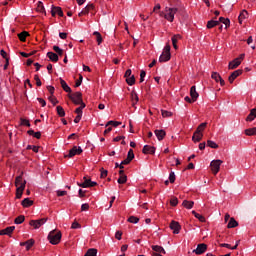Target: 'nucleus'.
<instances>
[{"label":"nucleus","mask_w":256,"mask_h":256,"mask_svg":"<svg viewBox=\"0 0 256 256\" xmlns=\"http://www.w3.org/2000/svg\"><path fill=\"white\" fill-rule=\"evenodd\" d=\"M86 256H97V249L95 248H90L85 254Z\"/></svg>","instance_id":"nucleus-45"},{"label":"nucleus","mask_w":256,"mask_h":256,"mask_svg":"<svg viewBox=\"0 0 256 256\" xmlns=\"http://www.w3.org/2000/svg\"><path fill=\"white\" fill-rule=\"evenodd\" d=\"M170 229L173 231L174 235H179V233H181V224L175 220H172L170 223Z\"/></svg>","instance_id":"nucleus-9"},{"label":"nucleus","mask_w":256,"mask_h":256,"mask_svg":"<svg viewBox=\"0 0 256 256\" xmlns=\"http://www.w3.org/2000/svg\"><path fill=\"white\" fill-rule=\"evenodd\" d=\"M61 231H55L52 230L49 234H48V241L49 243H51V245H59V243H61Z\"/></svg>","instance_id":"nucleus-1"},{"label":"nucleus","mask_w":256,"mask_h":256,"mask_svg":"<svg viewBox=\"0 0 256 256\" xmlns=\"http://www.w3.org/2000/svg\"><path fill=\"white\" fill-rule=\"evenodd\" d=\"M177 11H179L177 8L166 7L164 19H166V21H169L170 23H173V21H175V14H177Z\"/></svg>","instance_id":"nucleus-3"},{"label":"nucleus","mask_w":256,"mask_h":256,"mask_svg":"<svg viewBox=\"0 0 256 256\" xmlns=\"http://www.w3.org/2000/svg\"><path fill=\"white\" fill-rule=\"evenodd\" d=\"M123 236V233L120 232V231H117L115 233V238L118 240V241H121V237Z\"/></svg>","instance_id":"nucleus-63"},{"label":"nucleus","mask_w":256,"mask_h":256,"mask_svg":"<svg viewBox=\"0 0 256 256\" xmlns=\"http://www.w3.org/2000/svg\"><path fill=\"white\" fill-rule=\"evenodd\" d=\"M37 101L40 103L41 107H45V105H47V102L43 98H37Z\"/></svg>","instance_id":"nucleus-62"},{"label":"nucleus","mask_w":256,"mask_h":256,"mask_svg":"<svg viewBox=\"0 0 256 256\" xmlns=\"http://www.w3.org/2000/svg\"><path fill=\"white\" fill-rule=\"evenodd\" d=\"M192 215H194V217H196V219H198L201 223H205V218L203 215L197 213L195 210L192 211Z\"/></svg>","instance_id":"nucleus-33"},{"label":"nucleus","mask_w":256,"mask_h":256,"mask_svg":"<svg viewBox=\"0 0 256 256\" xmlns=\"http://www.w3.org/2000/svg\"><path fill=\"white\" fill-rule=\"evenodd\" d=\"M119 125H121V122L110 120V121H108V122L106 123L105 127H109V126H112V127H119Z\"/></svg>","instance_id":"nucleus-37"},{"label":"nucleus","mask_w":256,"mask_h":256,"mask_svg":"<svg viewBox=\"0 0 256 256\" xmlns=\"http://www.w3.org/2000/svg\"><path fill=\"white\" fill-rule=\"evenodd\" d=\"M47 57L52 61L53 63H57L59 61V55L55 52H48Z\"/></svg>","instance_id":"nucleus-23"},{"label":"nucleus","mask_w":256,"mask_h":256,"mask_svg":"<svg viewBox=\"0 0 256 256\" xmlns=\"http://www.w3.org/2000/svg\"><path fill=\"white\" fill-rule=\"evenodd\" d=\"M170 205L172 207H177V205H179V199H177V197H172L170 199Z\"/></svg>","instance_id":"nucleus-48"},{"label":"nucleus","mask_w":256,"mask_h":256,"mask_svg":"<svg viewBox=\"0 0 256 256\" xmlns=\"http://www.w3.org/2000/svg\"><path fill=\"white\" fill-rule=\"evenodd\" d=\"M22 206L24 207H31V205H33V200L29 199V198H25L22 203Z\"/></svg>","instance_id":"nucleus-35"},{"label":"nucleus","mask_w":256,"mask_h":256,"mask_svg":"<svg viewBox=\"0 0 256 256\" xmlns=\"http://www.w3.org/2000/svg\"><path fill=\"white\" fill-rule=\"evenodd\" d=\"M13 231H15V226H10L3 230H0V235H11Z\"/></svg>","instance_id":"nucleus-25"},{"label":"nucleus","mask_w":256,"mask_h":256,"mask_svg":"<svg viewBox=\"0 0 256 256\" xmlns=\"http://www.w3.org/2000/svg\"><path fill=\"white\" fill-rule=\"evenodd\" d=\"M127 159L132 161V159H135V153H133V149H130L127 154Z\"/></svg>","instance_id":"nucleus-52"},{"label":"nucleus","mask_w":256,"mask_h":256,"mask_svg":"<svg viewBox=\"0 0 256 256\" xmlns=\"http://www.w3.org/2000/svg\"><path fill=\"white\" fill-rule=\"evenodd\" d=\"M93 35H95L98 45H101V43H103V37L101 36V33L95 31Z\"/></svg>","instance_id":"nucleus-38"},{"label":"nucleus","mask_w":256,"mask_h":256,"mask_svg":"<svg viewBox=\"0 0 256 256\" xmlns=\"http://www.w3.org/2000/svg\"><path fill=\"white\" fill-rule=\"evenodd\" d=\"M171 60V45L166 44V46L163 49L162 54L159 57L160 63H167V61Z\"/></svg>","instance_id":"nucleus-2"},{"label":"nucleus","mask_w":256,"mask_h":256,"mask_svg":"<svg viewBox=\"0 0 256 256\" xmlns=\"http://www.w3.org/2000/svg\"><path fill=\"white\" fill-rule=\"evenodd\" d=\"M256 116L253 115V112L250 111V114L247 116L246 121H254Z\"/></svg>","instance_id":"nucleus-60"},{"label":"nucleus","mask_w":256,"mask_h":256,"mask_svg":"<svg viewBox=\"0 0 256 256\" xmlns=\"http://www.w3.org/2000/svg\"><path fill=\"white\" fill-rule=\"evenodd\" d=\"M60 84H61L62 89L66 93H71V87H69V85H67V82H65V80H63V78H60Z\"/></svg>","instance_id":"nucleus-26"},{"label":"nucleus","mask_w":256,"mask_h":256,"mask_svg":"<svg viewBox=\"0 0 256 256\" xmlns=\"http://www.w3.org/2000/svg\"><path fill=\"white\" fill-rule=\"evenodd\" d=\"M162 117H173V112L167 110H161Z\"/></svg>","instance_id":"nucleus-50"},{"label":"nucleus","mask_w":256,"mask_h":256,"mask_svg":"<svg viewBox=\"0 0 256 256\" xmlns=\"http://www.w3.org/2000/svg\"><path fill=\"white\" fill-rule=\"evenodd\" d=\"M203 139V133L195 131L193 136H192V141L194 143H199Z\"/></svg>","instance_id":"nucleus-22"},{"label":"nucleus","mask_w":256,"mask_h":256,"mask_svg":"<svg viewBox=\"0 0 256 256\" xmlns=\"http://www.w3.org/2000/svg\"><path fill=\"white\" fill-rule=\"evenodd\" d=\"M169 181L170 183H175V172H170Z\"/></svg>","instance_id":"nucleus-58"},{"label":"nucleus","mask_w":256,"mask_h":256,"mask_svg":"<svg viewBox=\"0 0 256 256\" xmlns=\"http://www.w3.org/2000/svg\"><path fill=\"white\" fill-rule=\"evenodd\" d=\"M245 135H247L248 137L256 135V127L246 129Z\"/></svg>","instance_id":"nucleus-34"},{"label":"nucleus","mask_w":256,"mask_h":256,"mask_svg":"<svg viewBox=\"0 0 256 256\" xmlns=\"http://www.w3.org/2000/svg\"><path fill=\"white\" fill-rule=\"evenodd\" d=\"M53 51H55V53H57V55H59L60 57H62V55H63V49H61L59 46H53Z\"/></svg>","instance_id":"nucleus-49"},{"label":"nucleus","mask_w":256,"mask_h":256,"mask_svg":"<svg viewBox=\"0 0 256 256\" xmlns=\"http://www.w3.org/2000/svg\"><path fill=\"white\" fill-rule=\"evenodd\" d=\"M207 146L210 147L211 149H219V145L215 143V141L213 140H208Z\"/></svg>","instance_id":"nucleus-39"},{"label":"nucleus","mask_w":256,"mask_h":256,"mask_svg":"<svg viewBox=\"0 0 256 256\" xmlns=\"http://www.w3.org/2000/svg\"><path fill=\"white\" fill-rule=\"evenodd\" d=\"M81 83H83V76L80 75L79 79L75 83V87H81Z\"/></svg>","instance_id":"nucleus-57"},{"label":"nucleus","mask_w":256,"mask_h":256,"mask_svg":"<svg viewBox=\"0 0 256 256\" xmlns=\"http://www.w3.org/2000/svg\"><path fill=\"white\" fill-rule=\"evenodd\" d=\"M126 83L130 86L135 85V75L128 76L126 78Z\"/></svg>","instance_id":"nucleus-41"},{"label":"nucleus","mask_w":256,"mask_h":256,"mask_svg":"<svg viewBox=\"0 0 256 256\" xmlns=\"http://www.w3.org/2000/svg\"><path fill=\"white\" fill-rule=\"evenodd\" d=\"M190 97L193 99V101H197L199 98V93H197V88L195 86L190 88Z\"/></svg>","instance_id":"nucleus-20"},{"label":"nucleus","mask_w":256,"mask_h":256,"mask_svg":"<svg viewBox=\"0 0 256 256\" xmlns=\"http://www.w3.org/2000/svg\"><path fill=\"white\" fill-rule=\"evenodd\" d=\"M34 81H36L37 87H41L42 82H41V79L39 78V74L34 75Z\"/></svg>","instance_id":"nucleus-53"},{"label":"nucleus","mask_w":256,"mask_h":256,"mask_svg":"<svg viewBox=\"0 0 256 256\" xmlns=\"http://www.w3.org/2000/svg\"><path fill=\"white\" fill-rule=\"evenodd\" d=\"M24 221H25V216L20 215L17 218H15L14 223L16 225H21V223H23Z\"/></svg>","instance_id":"nucleus-44"},{"label":"nucleus","mask_w":256,"mask_h":256,"mask_svg":"<svg viewBox=\"0 0 256 256\" xmlns=\"http://www.w3.org/2000/svg\"><path fill=\"white\" fill-rule=\"evenodd\" d=\"M207 251V244L201 243L197 245V248L193 250L196 255H203Z\"/></svg>","instance_id":"nucleus-10"},{"label":"nucleus","mask_w":256,"mask_h":256,"mask_svg":"<svg viewBox=\"0 0 256 256\" xmlns=\"http://www.w3.org/2000/svg\"><path fill=\"white\" fill-rule=\"evenodd\" d=\"M56 111H57V115H59V117H65V109H63L62 106H57Z\"/></svg>","instance_id":"nucleus-40"},{"label":"nucleus","mask_w":256,"mask_h":256,"mask_svg":"<svg viewBox=\"0 0 256 256\" xmlns=\"http://www.w3.org/2000/svg\"><path fill=\"white\" fill-rule=\"evenodd\" d=\"M20 125H23L24 127H31V123L25 118L20 119Z\"/></svg>","instance_id":"nucleus-47"},{"label":"nucleus","mask_w":256,"mask_h":256,"mask_svg":"<svg viewBox=\"0 0 256 256\" xmlns=\"http://www.w3.org/2000/svg\"><path fill=\"white\" fill-rule=\"evenodd\" d=\"M235 227H239V222H237V220H235V218H230L227 228L228 229H235Z\"/></svg>","instance_id":"nucleus-24"},{"label":"nucleus","mask_w":256,"mask_h":256,"mask_svg":"<svg viewBox=\"0 0 256 256\" xmlns=\"http://www.w3.org/2000/svg\"><path fill=\"white\" fill-rule=\"evenodd\" d=\"M221 165H223V161L222 160H213L210 163V167H211L212 173L214 175H217V173H219V171L221 169Z\"/></svg>","instance_id":"nucleus-6"},{"label":"nucleus","mask_w":256,"mask_h":256,"mask_svg":"<svg viewBox=\"0 0 256 256\" xmlns=\"http://www.w3.org/2000/svg\"><path fill=\"white\" fill-rule=\"evenodd\" d=\"M69 99L73 102L74 105H83V94L81 92H75L68 95Z\"/></svg>","instance_id":"nucleus-4"},{"label":"nucleus","mask_w":256,"mask_h":256,"mask_svg":"<svg viewBox=\"0 0 256 256\" xmlns=\"http://www.w3.org/2000/svg\"><path fill=\"white\" fill-rule=\"evenodd\" d=\"M220 247H226V249H231L232 251H235V249H237V247H239V241H237L236 245L233 247H231V245L227 244V243L220 244Z\"/></svg>","instance_id":"nucleus-32"},{"label":"nucleus","mask_w":256,"mask_h":256,"mask_svg":"<svg viewBox=\"0 0 256 256\" xmlns=\"http://www.w3.org/2000/svg\"><path fill=\"white\" fill-rule=\"evenodd\" d=\"M211 77L214 79V81H216V83H220L221 87L225 86V80H223L218 72H212Z\"/></svg>","instance_id":"nucleus-12"},{"label":"nucleus","mask_w":256,"mask_h":256,"mask_svg":"<svg viewBox=\"0 0 256 256\" xmlns=\"http://www.w3.org/2000/svg\"><path fill=\"white\" fill-rule=\"evenodd\" d=\"M247 17H249V12H247V10H242L238 16V21H239L240 25L243 24V21H245V19H247Z\"/></svg>","instance_id":"nucleus-16"},{"label":"nucleus","mask_w":256,"mask_h":256,"mask_svg":"<svg viewBox=\"0 0 256 256\" xmlns=\"http://www.w3.org/2000/svg\"><path fill=\"white\" fill-rule=\"evenodd\" d=\"M152 249L155 251V253H162L163 255H165V249L162 246L159 245H153Z\"/></svg>","instance_id":"nucleus-29"},{"label":"nucleus","mask_w":256,"mask_h":256,"mask_svg":"<svg viewBox=\"0 0 256 256\" xmlns=\"http://www.w3.org/2000/svg\"><path fill=\"white\" fill-rule=\"evenodd\" d=\"M182 205L183 207H185V209H193V205H195V202L184 200Z\"/></svg>","instance_id":"nucleus-30"},{"label":"nucleus","mask_w":256,"mask_h":256,"mask_svg":"<svg viewBox=\"0 0 256 256\" xmlns=\"http://www.w3.org/2000/svg\"><path fill=\"white\" fill-rule=\"evenodd\" d=\"M219 25V21L217 20H209L207 22V29H213V27H217Z\"/></svg>","instance_id":"nucleus-31"},{"label":"nucleus","mask_w":256,"mask_h":256,"mask_svg":"<svg viewBox=\"0 0 256 256\" xmlns=\"http://www.w3.org/2000/svg\"><path fill=\"white\" fill-rule=\"evenodd\" d=\"M179 39H181V35L179 34H176L172 37V45L174 49H179V47L177 46V41H179Z\"/></svg>","instance_id":"nucleus-28"},{"label":"nucleus","mask_w":256,"mask_h":256,"mask_svg":"<svg viewBox=\"0 0 256 256\" xmlns=\"http://www.w3.org/2000/svg\"><path fill=\"white\" fill-rule=\"evenodd\" d=\"M92 9H95V6L93 4H88L80 13L79 17L82 15H89V11H92Z\"/></svg>","instance_id":"nucleus-18"},{"label":"nucleus","mask_w":256,"mask_h":256,"mask_svg":"<svg viewBox=\"0 0 256 256\" xmlns=\"http://www.w3.org/2000/svg\"><path fill=\"white\" fill-rule=\"evenodd\" d=\"M154 133H155L158 141H163L165 139V136L167 135L165 130H155Z\"/></svg>","instance_id":"nucleus-17"},{"label":"nucleus","mask_w":256,"mask_h":256,"mask_svg":"<svg viewBox=\"0 0 256 256\" xmlns=\"http://www.w3.org/2000/svg\"><path fill=\"white\" fill-rule=\"evenodd\" d=\"M243 74V70L238 69L231 73V75L228 77L229 83H233V81L236 80L237 77Z\"/></svg>","instance_id":"nucleus-13"},{"label":"nucleus","mask_w":256,"mask_h":256,"mask_svg":"<svg viewBox=\"0 0 256 256\" xmlns=\"http://www.w3.org/2000/svg\"><path fill=\"white\" fill-rule=\"evenodd\" d=\"M219 22L225 25V29H228V27L231 25V20H229V18L220 17Z\"/></svg>","instance_id":"nucleus-27"},{"label":"nucleus","mask_w":256,"mask_h":256,"mask_svg":"<svg viewBox=\"0 0 256 256\" xmlns=\"http://www.w3.org/2000/svg\"><path fill=\"white\" fill-rule=\"evenodd\" d=\"M147 75V73L145 72V70H141L140 72V83H143V81H145V76Z\"/></svg>","instance_id":"nucleus-55"},{"label":"nucleus","mask_w":256,"mask_h":256,"mask_svg":"<svg viewBox=\"0 0 256 256\" xmlns=\"http://www.w3.org/2000/svg\"><path fill=\"white\" fill-rule=\"evenodd\" d=\"M45 223H47V218H42L39 220H31L29 225L34 229H39L40 227H42V225H45Z\"/></svg>","instance_id":"nucleus-8"},{"label":"nucleus","mask_w":256,"mask_h":256,"mask_svg":"<svg viewBox=\"0 0 256 256\" xmlns=\"http://www.w3.org/2000/svg\"><path fill=\"white\" fill-rule=\"evenodd\" d=\"M48 99H49L50 103H52V105H57V103H59L57 98H55L54 96H50Z\"/></svg>","instance_id":"nucleus-56"},{"label":"nucleus","mask_w":256,"mask_h":256,"mask_svg":"<svg viewBox=\"0 0 256 256\" xmlns=\"http://www.w3.org/2000/svg\"><path fill=\"white\" fill-rule=\"evenodd\" d=\"M28 35L29 32L27 31L21 32L20 34H18V39H20L21 41H26Z\"/></svg>","instance_id":"nucleus-43"},{"label":"nucleus","mask_w":256,"mask_h":256,"mask_svg":"<svg viewBox=\"0 0 256 256\" xmlns=\"http://www.w3.org/2000/svg\"><path fill=\"white\" fill-rule=\"evenodd\" d=\"M117 183H119V185H125V183H127V175L120 176Z\"/></svg>","instance_id":"nucleus-42"},{"label":"nucleus","mask_w":256,"mask_h":256,"mask_svg":"<svg viewBox=\"0 0 256 256\" xmlns=\"http://www.w3.org/2000/svg\"><path fill=\"white\" fill-rule=\"evenodd\" d=\"M85 103L80 104V107L76 108L75 113L77 115L83 116V109H85Z\"/></svg>","instance_id":"nucleus-36"},{"label":"nucleus","mask_w":256,"mask_h":256,"mask_svg":"<svg viewBox=\"0 0 256 256\" xmlns=\"http://www.w3.org/2000/svg\"><path fill=\"white\" fill-rule=\"evenodd\" d=\"M241 65V61L239 59H234L231 62H229L228 69H237Z\"/></svg>","instance_id":"nucleus-21"},{"label":"nucleus","mask_w":256,"mask_h":256,"mask_svg":"<svg viewBox=\"0 0 256 256\" xmlns=\"http://www.w3.org/2000/svg\"><path fill=\"white\" fill-rule=\"evenodd\" d=\"M37 11H39V13L45 12V7L42 2H38Z\"/></svg>","instance_id":"nucleus-54"},{"label":"nucleus","mask_w":256,"mask_h":256,"mask_svg":"<svg viewBox=\"0 0 256 256\" xmlns=\"http://www.w3.org/2000/svg\"><path fill=\"white\" fill-rule=\"evenodd\" d=\"M83 153V149L81 147L74 146L70 149L68 157H75V155H81Z\"/></svg>","instance_id":"nucleus-11"},{"label":"nucleus","mask_w":256,"mask_h":256,"mask_svg":"<svg viewBox=\"0 0 256 256\" xmlns=\"http://www.w3.org/2000/svg\"><path fill=\"white\" fill-rule=\"evenodd\" d=\"M128 222H129V223L137 224V223H139V218H137V217H135V216H130V217L128 218Z\"/></svg>","instance_id":"nucleus-51"},{"label":"nucleus","mask_w":256,"mask_h":256,"mask_svg":"<svg viewBox=\"0 0 256 256\" xmlns=\"http://www.w3.org/2000/svg\"><path fill=\"white\" fill-rule=\"evenodd\" d=\"M84 182L77 183L78 187H82L83 189H87L89 187H95L97 186V182L91 181V179L86 178V176L83 177Z\"/></svg>","instance_id":"nucleus-5"},{"label":"nucleus","mask_w":256,"mask_h":256,"mask_svg":"<svg viewBox=\"0 0 256 256\" xmlns=\"http://www.w3.org/2000/svg\"><path fill=\"white\" fill-rule=\"evenodd\" d=\"M205 127H207V122L201 123V124L197 127L196 132L201 133L202 131H205Z\"/></svg>","instance_id":"nucleus-46"},{"label":"nucleus","mask_w":256,"mask_h":256,"mask_svg":"<svg viewBox=\"0 0 256 256\" xmlns=\"http://www.w3.org/2000/svg\"><path fill=\"white\" fill-rule=\"evenodd\" d=\"M15 185L19 191H25V185H27V181L23 180V176L20 175L16 177Z\"/></svg>","instance_id":"nucleus-7"},{"label":"nucleus","mask_w":256,"mask_h":256,"mask_svg":"<svg viewBox=\"0 0 256 256\" xmlns=\"http://www.w3.org/2000/svg\"><path fill=\"white\" fill-rule=\"evenodd\" d=\"M33 245H35V240L33 239H29L26 242H20V247H26V251H29Z\"/></svg>","instance_id":"nucleus-15"},{"label":"nucleus","mask_w":256,"mask_h":256,"mask_svg":"<svg viewBox=\"0 0 256 256\" xmlns=\"http://www.w3.org/2000/svg\"><path fill=\"white\" fill-rule=\"evenodd\" d=\"M65 195H67V191H65V190H58L57 191V196L58 197H65Z\"/></svg>","instance_id":"nucleus-61"},{"label":"nucleus","mask_w":256,"mask_h":256,"mask_svg":"<svg viewBox=\"0 0 256 256\" xmlns=\"http://www.w3.org/2000/svg\"><path fill=\"white\" fill-rule=\"evenodd\" d=\"M52 17H55V15H58L59 17H63V10L61 7H53L51 10Z\"/></svg>","instance_id":"nucleus-19"},{"label":"nucleus","mask_w":256,"mask_h":256,"mask_svg":"<svg viewBox=\"0 0 256 256\" xmlns=\"http://www.w3.org/2000/svg\"><path fill=\"white\" fill-rule=\"evenodd\" d=\"M81 211H89V204L85 203L81 205Z\"/></svg>","instance_id":"nucleus-64"},{"label":"nucleus","mask_w":256,"mask_h":256,"mask_svg":"<svg viewBox=\"0 0 256 256\" xmlns=\"http://www.w3.org/2000/svg\"><path fill=\"white\" fill-rule=\"evenodd\" d=\"M71 229H81V224H79V222H73Z\"/></svg>","instance_id":"nucleus-59"},{"label":"nucleus","mask_w":256,"mask_h":256,"mask_svg":"<svg viewBox=\"0 0 256 256\" xmlns=\"http://www.w3.org/2000/svg\"><path fill=\"white\" fill-rule=\"evenodd\" d=\"M142 152L144 153V155H155V147L149 146V145H145L143 147Z\"/></svg>","instance_id":"nucleus-14"}]
</instances>
